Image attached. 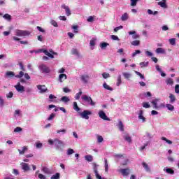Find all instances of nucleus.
<instances>
[{"label": "nucleus", "instance_id": "obj_1", "mask_svg": "<svg viewBox=\"0 0 179 179\" xmlns=\"http://www.w3.org/2000/svg\"><path fill=\"white\" fill-rule=\"evenodd\" d=\"M31 33L28 31H22L20 29L15 30V36L18 37H27L30 36Z\"/></svg>", "mask_w": 179, "mask_h": 179}, {"label": "nucleus", "instance_id": "obj_2", "mask_svg": "<svg viewBox=\"0 0 179 179\" xmlns=\"http://www.w3.org/2000/svg\"><path fill=\"white\" fill-rule=\"evenodd\" d=\"M82 100L85 102L87 103V104L90 105L91 106H95V102L93 101V99L90 96L83 95L81 96Z\"/></svg>", "mask_w": 179, "mask_h": 179}, {"label": "nucleus", "instance_id": "obj_3", "mask_svg": "<svg viewBox=\"0 0 179 179\" xmlns=\"http://www.w3.org/2000/svg\"><path fill=\"white\" fill-rule=\"evenodd\" d=\"M38 69H40L41 73H50V69L46 66L44 64H41L39 66Z\"/></svg>", "mask_w": 179, "mask_h": 179}, {"label": "nucleus", "instance_id": "obj_4", "mask_svg": "<svg viewBox=\"0 0 179 179\" xmlns=\"http://www.w3.org/2000/svg\"><path fill=\"white\" fill-rule=\"evenodd\" d=\"M55 146L56 148V150L62 151V148H64V142L62 141L55 138Z\"/></svg>", "mask_w": 179, "mask_h": 179}, {"label": "nucleus", "instance_id": "obj_5", "mask_svg": "<svg viewBox=\"0 0 179 179\" xmlns=\"http://www.w3.org/2000/svg\"><path fill=\"white\" fill-rule=\"evenodd\" d=\"M80 115L82 118L89 120V115H92V112L90 110H83Z\"/></svg>", "mask_w": 179, "mask_h": 179}, {"label": "nucleus", "instance_id": "obj_6", "mask_svg": "<svg viewBox=\"0 0 179 179\" xmlns=\"http://www.w3.org/2000/svg\"><path fill=\"white\" fill-rule=\"evenodd\" d=\"M99 117L103 119V120L110 121V119L108 117V116H106L104 111L99 110Z\"/></svg>", "mask_w": 179, "mask_h": 179}, {"label": "nucleus", "instance_id": "obj_7", "mask_svg": "<svg viewBox=\"0 0 179 179\" xmlns=\"http://www.w3.org/2000/svg\"><path fill=\"white\" fill-rule=\"evenodd\" d=\"M62 8L65 10L66 15L67 17L71 15V11L69 6H66L65 4H62Z\"/></svg>", "mask_w": 179, "mask_h": 179}, {"label": "nucleus", "instance_id": "obj_8", "mask_svg": "<svg viewBox=\"0 0 179 179\" xmlns=\"http://www.w3.org/2000/svg\"><path fill=\"white\" fill-rule=\"evenodd\" d=\"M14 87L17 92H24V87L23 85H21L20 83H17V85H15Z\"/></svg>", "mask_w": 179, "mask_h": 179}, {"label": "nucleus", "instance_id": "obj_9", "mask_svg": "<svg viewBox=\"0 0 179 179\" xmlns=\"http://www.w3.org/2000/svg\"><path fill=\"white\" fill-rule=\"evenodd\" d=\"M80 80L82 82H83V83H87L90 80V76L89 75H81Z\"/></svg>", "mask_w": 179, "mask_h": 179}, {"label": "nucleus", "instance_id": "obj_10", "mask_svg": "<svg viewBox=\"0 0 179 179\" xmlns=\"http://www.w3.org/2000/svg\"><path fill=\"white\" fill-rule=\"evenodd\" d=\"M22 169L24 170V172H27L31 170L30 166H29V164L27 163L22 162L21 164Z\"/></svg>", "mask_w": 179, "mask_h": 179}, {"label": "nucleus", "instance_id": "obj_11", "mask_svg": "<svg viewBox=\"0 0 179 179\" xmlns=\"http://www.w3.org/2000/svg\"><path fill=\"white\" fill-rule=\"evenodd\" d=\"M120 173H122V176H129L130 169L129 168L121 169Z\"/></svg>", "mask_w": 179, "mask_h": 179}, {"label": "nucleus", "instance_id": "obj_12", "mask_svg": "<svg viewBox=\"0 0 179 179\" xmlns=\"http://www.w3.org/2000/svg\"><path fill=\"white\" fill-rule=\"evenodd\" d=\"M37 89L40 90L41 93H44V92H46L48 91V89L45 87V85H37Z\"/></svg>", "mask_w": 179, "mask_h": 179}, {"label": "nucleus", "instance_id": "obj_13", "mask_svg": "<svg viewBox=\"0 0 179 179\" xmlns=\"http://www.w3.org/2000/svg\"><path fill=\"white\" fill-rule=\"evenodd\" d=\"M41 171H43L44 173H45L47 175L52 174V171H50V169L49 168H47V167H43L41 169Z\"/></svg>", "mask_w": 179, "mask_h": 179}, {"label": "nucleus", "instance_id": "obj_14", "mask_svg": "<svg viewBox=\"0 0 179 179\" xmlns=\"http://www.w3.org/2000/svg\"><path fill=\"white\" fill-rule=\"evenodd\" d=\"M158 6L164 8V9L167 8L166 0H162V1L158 2Z\"/></svg>", "mask_w": 179, "mask_h": 179}, {"label": "nucleus", "instance_id": "obj_15", "mask_svg": "<svg viewBox=\"0 0 179 179\" xmlns=\"http://www.w3.org/2000/svg\"><path fill=\"white\" fill-rule=\"evenodd\" d=\"M67 79V75L61 74L59 76V83H62Z\"/></svg>", "mask_w": 179, "mask_h": 179}, {"label": "nucleus", "instance_id": "obj_16", "mask_svg": "<svg viewBox=\"0 0 179 179\" xmlns=\"http://www.w3.org/2000/svg\"><path fill=\"white\" fill-rule=\"evenodd\" d=\"M143 110H141L139 111L138 119L142 120L143 122H145L146 118L143 117Z\"/></svg>", "mask_w": 179, "mask_h": 179}, {"label": "nucleus", "instance_id": "obj_17", "mask_svg": "<svg viewBox=\"0 0 179 179\" xmlns=\"http://www.w3.org/2000/svg\"><path fill=\"white\" fill-rule=\"evenodd\" d=\"M169 99H170V103H174L175 101H176V96L171 93L169 94Z\"/></svg>", "mask_w": 179, "mask_h": 179}, {"label": "nucleus", "instance_id": "obj_18", "mask_svg": "<svg viewBox=\"0 0 179 179\" xmlns=\"http://www.w3.org/2000/svg\"><path fill=\"white\" fill-rule=\"evenodd\" d=\"M28 150L27 146L22 147V150L18 149L19 155H24V152Z\"/></svg>", "mask_w": 179, "mask_h": 179}, {"label": "nucleus", "instance_id": "obj_19", "mask_svg": "<svg viewBox=\"0 0 179 179\" xmlns=\"http://www.w3.org/2000/svg\"><path fill=\"white\" fill-rule=\"evenodd\" d=\"M15 73L12 71H8L6 73V78H14Z\"/></svg>", "mask_w": 179, "mask_h": 179}, {"label": "nucleus", "instance_id": "obj_20", "mask_svg": "<svg viewBox=\"0 0 179 179\" xmlns=\"http://www.w3.org/2000/svg\"><path fill=\"white\" fill-rule=\"evenodd\" d=\"M166 85L172 86L173 84H174V81L173 80L172 78H168L166 80Z\"/></svg>", "mask_w": 179, "mask_h": 179}, {"label": "nucleus", "instance_id": "obj_21", "mask_svg": "<svg viewBox=\"0 0 179 179\" xmlns=\"http://www.w3.org/2000/svg\"><path fill=\"white\" fill-rule=\"evenodd\" d=\"M142 166L147 172H150V169L149 168L148 164H147L145 162H143Z\"/></svg>", "mask_w": 179, "mask_h": 179}, {"label": "nucleus", "instance_id": "obj_22", "mask_svg": "<svg viewBox=\"0 0 179 179\" xmlns=\"http://www.w3.org/2000/svg\"><path fill=\"white\" fill-rule=\"evenodd\" d=\"M109 45L108 43L106 42H102L100 43V48H101L102 50H106V47Z\"/></svg>", "mask_w": 179, "mask_h": 179}, {"label": "nucleus", "instance_id": "obj_23", "mask_svg": "<svg viewBox=\"0 0 179 179\" xmlns=\"http://www.w3.org/2000/svg\"><path fill=\"white\" fill-rule=\"evenodd\" d=\"M118 129L120 131H124V124L122 121H119L118 122Z\"/></svg>", "mask_w": 179, "mask_h": 179}, {"label": "nucleus", "instance_id": "obj_24", "mask_svg": "<svg viewBox=\"0 0 179 179\" xmlns=\"http://www.w3.org/2000/svg\"><path fill=\"white\" fill-rule=\"evenodd\" d=\"M5 20H8V22H10L12 20V16L9 14H4L3 17Z\"/></svg>", "mask_w": 179, "mask_h": 179}, {"label": "nucleus", "instance_id": "obj_25", "mask_svg": "<svg viewBox=\"0 0 179 179\" xmlns=\"http://www.w3.org/2000/svg\"><path fill=\"white\" fill-rule=\"evenodd\" d=\"M85 160H87L89 162H93V156H92V155H85Z\"/></svg>", "mask_w": 179, "mask_h": 179}, {"label": "nucleus", "instance_id": "obj_26", "mask_svg": "<svg viewBox=\"0 0 179 179\" xmlns=\"http://www.w3.org/2000/svg\"><path fill=\"white\" fill-rule=\"evenodd\" d=\"M123 76L126 80H129L130 78L131 77V73H127V72H123Z\"/></svg>", "mask_w": 179, "mask_h": 179}, {"label": "nucleus", "instance_id": "obj_27", "mask_svg": "<svg viewBox=\"0 0 179 179\" xmlns=\"http://www.w3.org/2000/svg\"><path fill=\"white\" fill-rule=\"evenodd\" d=\"M155 52L158 54H166L165 50L164 48H158L155 50Z\"/></svg>", "mask_w": 179, "mask_h": 179}, {"label": "nucleus", "instance_id": "obj_28", "mask_svg": "<svg viewBox=\"0 0 179 179\" xmlns=\"http://www.w3.org/2000/svg\"><path fill=\"white\" fill-rule=\"evenodd\" d=\"M50 101V102H56L57 101L55 100L57 99V96H54L53 94H50L48 96Z\"/></svg>", "mask_w": 179, "mask_h": 179}, {"label": "nucleus", "instance_id": "obj_29", "mask_svg": "<svg viewBox=\"0 0 179 179\" xmlns=\"http://www.w3.org/2000/svg\"><path fill=\"white\" fill-rule=\"evenodd\" d=\"M43 53L45 54V55L50 57L51 59H54V55H51L49 51H47L46 50H43Z\"/></svg>", "mask_w": 179, "mask_h": 179}, {"label": "nucleus", "instance_id": "obj_30", "mask_svg": "<svg viewBox=\"0 0 179 179\" xmlns=\"http://www.w3.org/2000/svg\"><path fill=\"white\" fill-rule=\"evenodd\" d=\"M103 88H105L106 90H109V91H113V88L109 86L108 84H106V83L103 84Z\"/></svg>", "mask_w": 179, "mask_h": 179}, {"label": "nucleus", "instance_id": "obj_31", "mask_svg": "<svg viewBox=\"0 0 179 179\" xmlns=\"http://www.w3.org/2000/svg\"><path fill=\"white\" fill-rule=\"evenodd\" d=\"M73 108L74 110L79 112L80 108L78 107V105H77L76 102H73Z\"/></svg>", "mask_w": 179, "mask_h": 179}, {"label": "nucleus", "instance_id": "obj_32", "mask_svg": "<svg viewBox=\"0 0 179 179\" xmlns=\"http://www.w3.org/2000/svg\"><path fill=\"white\" fill-rule=\"evenodd\" d=\"M50 179H60V173H56L55 174L51 176Z\"/></svg>", "mask_w": 179, "mask_h": 179}, {"label": "nucleus", "instance_id": "obj_33", "mask_svg": "<svg viewBox=\"0 0 179 179\" xmlns=\"http://www.w3.org/2000/svg\"><path fill=\"white\" fill-rule=\"evenodd\" d=\"M124 140L128 143H131V137L129 136V134H126L124 136Z\"/></svg>", "mask_w": 179, "mask_h": 179}, {"label": "nucleus", "instance_id": "obj_34", "mask_svg": "<svg viewBox=\"0 0 179 179\" xmlns=\"http://www.w3.org/2000/svg\"><path fill=\"white\" fill-rule=\"evenodd\" d=\"M122 83V81L121 80V75H118L117 78V86H120Z\"/></svg>", "mask_w": 179, "mask_h": 179}, {"label": "nucleus", "instance_id": "obj_35", "mask_svg": "<svg viewBox=\"0 0 179 179\" xmlns=\"http://www.w3.org/2000/svg\"><path fill=\"white\" fill-rule=\"evenodd\" d=\"M127 19H128V14H127V13H124V15H122V17H121V20L126 21V20H127Z\"/></svg>", "mask_w": 179, "mask_h": 179}, {"label": "nucleus", "instance_id": "obj_36", "mask_svg": "<svg viewBox=\"0 0 179 179\" xmlns=\"http://www.w3.org/2000/svg\"><path fill=\"white\" fill-rule=\"evenodd\" d=\"M151 103H152V104H153V108H154L155 109L159 108V107L157 106V99H155V100L152 101Z\"/></svg>", "mask_w": 179, "mask_h": 179}, {"label": "nucleus", "instance_id": "obj_37", "mask_svg": "<svg viewBox=\"0 0 179 179\" xmlns=\"http://www.w3.org/2000/svg\"><path fill=\"white\" fill-rule=\"evenodd\" d=\"M148 65H149V62H141V63H140L141 68L147 67V66H148Z\"/></svg>", "mask_w": 179, "mask_h": 179}, {"label": "nucleus", "instance_id": "obj_38", "mask_svg": "<svg viewBox=\"0 0 179 179\" xmlns=\"http://www.w3.org/2000/svg\"><path fill=\"white\" fill-rule=\"evenodd\" d=\"M94 173L96 175V179H105L104 178H102L100 174L98 173V171L97 170H94Z\"/></svg>", "mask_w": 179, "mask_h": 179}, {"label": "nucleus", "instance_id": "obj_39", "mask_svg": "<svg viewBox=\"0 0 179 179\" xmlns=\"http://www.w3.org/2000/svg\"><path fill=\"white\" fill-rule=\"evenodd\" d=\"M166 108H168V110H169L170 111H173L174 110V106L171 105V104H166Z\"/></svg>", "mask_w": 179, "mask_h": 179}, {"label": "nucleus", "instance_id": "obj_40", "mask_svg": "<svg viewBox=\"0 0 179 179\" xmlns=\"http://www.w3.org/2000/svg\"><path fill=\"white\" fill-rule=\"evenodd\" d=\"M62 101L64 102V103H67L69 101V99L68 96H62V99H61Z\"/></svg>", "mask_w": 179, "mask_h": 179}, {"label": "nucleus", "instance_id": "obj_41", "mask_svg": "<svg viewBox=\"0 0 179 179\" xmlns=\"http://www.w3.org/2000/svg\"><path fill=\"white\" fill-rule=\"evenodd\" d=\"M140 43H141V41L138 40H136L131 42V45L134 46H138Z\"/></svg>", "mask_w": 179, "mask_h": 179}, {"label": "nucleus", "instance_id": "obj_42", "mask_svg": "<svg viewBox=\"0 0 179 179\" xmlns=\"http://www.w3.org/2000/svg\"><path fill=\"white\" fill-rule=\"evenodd\" d=\"M105 171L106 173L108 172V159H105Z\"/></svg>", "mask_w": 179, "mask_h": 179}, {"label": "nucleus", "instance_id": "obj_43", "mask_svg": "<svg viewBox=\"0 0 179 179\" xmlns=\"http://www.w3.org/2000/svg\"><path fill=\"white\" fill-rule=\"evenodd\" d=\"M74 153H75V150H73V149L69 148V150H67V152H66L67 155H73Z\"/></svg>", "mask_w": 179, "mask_h": 179}, {"label": "nucleus", "instance_id": "obj_44", "mask_svg": "<svg viewBox=\"0 0 179 179\" xmlns=\"http://www.w3.org/2000/svg\"><path fill=\"white\" fill-rule=\"evenodd\" d=\"M135 73L137 76H138L140 77L141 79H142V80L145 79V76L143 75L141 72L136 71Z\"/></svg>", "mask_w": 179, "mask_h": 179}, {"label": "nucleus", "instance_id": "obj_45", "mask_svg": "<svg viewBox=\"0 0 179 179\" xmlns=\"http://www.w3.org/2000/svg\"><path fill=\"white\" fill-rule=\"evenodd\" d=\"M82 94H83L82 91H80V92L76 93V96H75L76 100H79L80 97V95H82Z\"/></svg>", "mask_w": 179, "mask_h": 179}, {"label": "nucleus", "instance_id": "obj_46", "mask_svg": "<svg viewBox=\"0 0 179 179\" xmlns=\"http://www.w3.org/2000/svg\"><path fill=\"white\" fill-rule=\"evenodd\" d=\"M24 76V72L20 71V72H19L18 75H15V78H23Z\"/></svg>", "mask_w": 179, "mask_h": 179}, {"label": "nucleus", "instance_id": "obj_47", "mask_svg": "<svg viewBox=\"0 0 179 179\" xmlns=\"http://www.w3.org/2000/svg\"><path fill=\"white\" fill-rule=\"evenodd\" d=\"M162 140H164L166 143H168L169 145L172 144V141L170 140H168L166 137H162Z\"/></svg>", "mask_w": 179, "mask_h": 179}, {"label": "nucleus", "instance_id": "obj_48", "mask_svg": "<svg viewBox=\"0 0 179 179\" xmlns=\"http://www.w3.org/2000/svg\"><path fill=\"white\" fill-rule=\"evenodd\" d=\"M166 173H168L169 174H174V171L171 168H168L166 169Z\"/></svg>", "mask_w": 179, "mask_h": 179}, {"label": "nucleus", "instance_id": "obj_49", "mask_svg": "<svg viewBox=\"0 0 179 179\" xmlns=\"http://www.w3.org/2000/svg\"><path fill=\"white\" fill-rule=\"evenodd\" d=\"M55 116H56L55 113H51L50 115H49L48 120V121L52 120Z\"/></svg>", "mask_w": 179, "mask_h": 179}, {"label": "nucleus", "instance_id": "obj_50", "mask_svg": "<svg viewBox=\"0 0 179 179\" xmlns=\"http://www.w3.org/2000/svg\"><path fill=\"white\" fill-rule=\"evenodd\" d=\"M138 0H131V6H137Z\"/></svg>", "mask_w": 179, "mask_h": 179}, {"label": "nucleus", "instance_id": "obj_51", "mask_svg": "<svg viewBox=\"0 0 179 179\" xmlns=\"http://www.w3.org/2000/svg\"><path fill=\"white\" fill-rule=\"evenodd\" d=\"M72 54L74 55L79 56L78 50L77 49H76V48H73L72 50Z\"/></svg>", "mask_w": 179, "mask_h": 179}, {"label": "nucleus", "instance_id": "obj_52", "mask_svg": "<svg viewBox=\"0 0 179 179\" xmlns=\"http://www.w3.org/2000/svg\"><path fill=\"white\" fill-rule=\"evenodd\" d=\"M143 107L145 108H148L150 107V105L149 104L148 102H143Z\"/></svg>", "mask_w": 179, "mask_h": 179}, {"label": "nucleus", "instance_id": "obj_53", "mask_svg": "<svg viewBox=\"0 0 179 179\" xmlns=\"http://www.w3.org/2000/svg\"><path fill=\"white\" fill-rule=\"evenodd\" d=\"M110 38L113 39V41H120V38L118 36H115V35H112L110 36Z\"/></svg>", "mask_w": 179, "mask_h": 179}, {"label": "nucleus", "instance_id": "obj_54", "mask_svg": "<svg viewBox=\"0 0 179 179\" xmlns=\"http://www.w3.org/2000/svg\"><path fill=\"white\" fill-rule=\"evenodd\" d=\"M123 29V26H119L117 27H115L114 29V32L117 33V31H119L120 29Z\"/></svg>", "mask_w": 179, "mask_h": 179}, {"label": "nucleus", "instance_id": "obj_55", "mask_svg": "<svg viewBox=\"0 0 179 179\" xmlns=\"http://www.w3.org/2000/svg\"><path fill=\"white\" fill-rule=\"evenodd\" d=\"M102 77L105 79H107L108 78H110V75L108 73H103Z\"/></svg>", "mask_w": 179, "mask_h": 179}, {"label": "nucleus", "instance_id": "obj_56", "mask_svg": "<svg viewBox=\"0 0 179 179\" xmlns=\"http://www.w3.org/2000/svg\"><path fill=\"white\" fill-rule=\"evenodd\" d=\"M72 29L74 30V33H78V25H73L72 27Z\"/></svg>", "mask_w": 179, "mask_h": 179}, {"label": "nucleus", "instance_id": "obj_57", "mask_svg": "<svg viewBox=\"0 0 179 179\" xmlns=\"http://www.w3.org/2000/svg\"><path fill=\"white\" fill-rule=\"evenodd\" d=\"M169 43L171 44L172 45H176V38L169 39Z\"/></svg>", "mask_w": 179, "mask_h": 179}, {"label": "nucleus", "instance_id": "obj_58", "mask_svg": "<svg viewBox=\"0 0 179 179\" xmlns=\"http://www.w3.org/2000/svg\"><path fill=\"white\" fill-rule=\"evenodd\" d=\"M96 139L98 141V143H102L103 141V137L101 136H98Z\"/></svg>", "mask_w": 179, "mask_h": 179}, {"label": "nucleus", "instance_id": "obj_59", "mask_svg": "<svg viewBox=\"0 0 179 179\" xmlns=\"http://www.w3.org/2000/svg\"><path fill=\"white\" fill-rule=\"evenodd\" d=\"M140 53H141V51L138 50H135V52H134L132 54V57H134L136 55H137L138 54H140Z\"/></svg>", "mask_w": 179, "mask_h": 179}, {"label": "nucleus", "instance_id": "obj_60", "mask_svg": "<svg viewBox=\"0 0 179 179\" xmlns=\"http://www.w3.org/2000/svg\"><path fill=\"white\" fill-rule=\"evenodd\" d=\"M21 131H22V128L20 127H15V129H14L15 133L20 132Z\"/></svg>", "mask_w": 179, "mask_h": 179}, {"label": "nucleus", "instance_id": "obj_61", "mask_svg": "<svg viewBox=\"0 0 179 179\" xmlns=\"http://www.w3.org/2000/svg\"><path fill=\"white\" fill-rule=\"evenodd\" d=\"M63 92L65 93H69L71 92V90H69L67 87L63 88Z\"/></svg>", "mask_w": 179, "mask_h": 179}, {"label": "nucleus", "instance_id": "obj_62", "mask_svg": "<svg viewBox=\"0 0 179 179\" xmlns=\"http://www.w3.org/2000/svg\"><path fill=\"white\" fill-rule=\"evenodd\" d=\"M51 24H52V26H54L55 27H58V24H57V21H55V20H52V21H51Z\"/></svg>", "mask_w": 179, "mask_h": 179}, {"label": "nucleus", "instance_id": "obj_63", "mask_svg": "<svg viewBox=\"0 0 179 179\" xmlns=\"http://www.w3.org/2000/svg\"><path fill=\"white\" fill-rule=\"evenodd\" d=\"M175 92L176 94H179V85L177 84L175 87Z\"/></svg>", "mask_w": 179, "mask_h": 179}, {"label": "nucleus", "instance_id": "obj_64", "mask_svg": "<svg viewBox=\"0 0 179 179\" xmlns=\"http://www.w3.org/2000/svg\"><path fill=\"white\" fill-rule=\"evenodd\" d=\"M38 178H39L40 179H46V177L42 173L38 174Z\"/></svg>", "mask_w": 179, "mask_h": 179}]
</instances>
